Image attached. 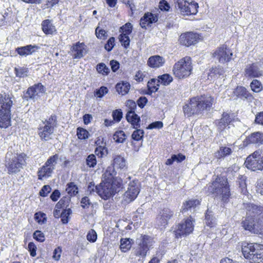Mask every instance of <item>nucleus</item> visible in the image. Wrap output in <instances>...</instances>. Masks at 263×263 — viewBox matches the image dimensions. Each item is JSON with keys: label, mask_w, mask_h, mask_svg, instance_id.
<instances>
[{"label": "nucleus", "mask_w": 263, "mask_h": 263, "mask_svg": "<svg viewBox=\"0 0 263 263\" xmlns=\"http://www.w3.org/2000/svg\"><path fill=\"white\" fill-rule=\"evenodd\" d=\"M194 229L193 219L191 217L186 219L182 223L177 226L175 231L176 237L185 236L192 233Z\"/></svg>", "instance_id": "12"}, {"label": "nucleus", "mask_w": 263, "mask_h": 263, "mask_svg": "<svg viewBox=\"0 0 263 263\" xmlns=\"http://www.w3.org/2000/svg\"><path fill=\"white\" fill-rule=\"evenodd\" d=\"M158 79H152L147 83V87L151 92H155L158 90L159 86Z\"/></svg>", "instance_id": "39"}, {"label": "nucleus", "mask_w": 263, "mask_h": 263, "mask_svg": "<svg viewBox=\"0 0 263 263\" xmlns=\"http://www.w3.org/2000/svg\"><path fill=\"white\" fill-rule=\"evenodd\" d=\"M242 226L246 230H248L251 232L256 234H261L263 233V229H259L258 226L254 223V218L248 216L245 220L242 221Z\"/></svg>", "instance_id": "17"}, {"label": "nucleus", "mask_w": 263, "mask_h": 263, "mask_svg": "<svg viewBox=\"0 0 263 263\" xmlns=\"http://www.w3.org/2000/svg\"><path fill=\"white\" fill-rule=\"evenodd\" d=\"M77 136L80 139H86L88 138L89 133L83 128L78 127L77 128Z\"/></svg>", "instance_id": "52"}, {"label": "nucleus", "mask_w": 263, "mask_h": 263, "mask_svg": "<svg viewBox=\"0 0 263 263\" xmlns=\"http://www.w3.org/2000/svg\"><path fill=\"white\" fill-rule=\"evenodd\" d=\"M199 35L192 32H186L181 34L179 41L181 44L189 47L197 43Z\"/></svg>", "instance_id": "15"}, {"label": "nucleus", "mask_w": 263, "mask_h": 263, "mask_svg": "<svg viewBox=\"0 0 263 263\" xmlns=\"http://www.w3.org/2000/svg\"><path fill=\"white\" fill-rule=\"evenodd\" d=\"M261 154V151H256L248 156L245 162L246 166L253 171L263 170V158Z\"/></svg>", "instance_id": "9"}, {"label": "nucleus", "mask_w": 263, "mask_h": 263, "mask_svg": "<svg viewBox=\"0 0 263 263\" xmlns=\"http://www.w3.org/2000/svg\"><path fill=\"white\" fill-rule=\"evenodd\" d=\"M234 120V116L233 114L223 112L220 120L216 121L218 129L219 132L223 131Z\"/></svg>", "instance_id": "16"}, {"label": "nucleus", "mask_w": 263, "mask_h": 263, "mask_svg": "<svg viewBox=\"0 0 263 263\" xmlns=\"http://www.w3.org/2000/svg\"><path fill=\"white\" fill-rule=\"evenodd\" d=\"M205 220L206 225L211 228L214 227L215 224V219L213 217L212 212L209 210L205 214Z\"/></svg>", "instance_id": "42"}, {"label": "nucleus", "mask_w": 263, "mask_h": 263, "mask_svg": "<svg viewBox=\"0 0 263 263\" xmlns=\"http://www.w3.org/2000/svg\"><path fill=\"white\" fill-rule=\"evenodd\" d=\"M234 95L241 99H247L250 96V93L247 89L242 86H237L233 91Z\"/></svg>", "instance_id": "32"}, {"label": "nucleus", "mask_w": 263, "mask_h": 263, "mask_svg": "<svg viewBox=\"0 0 263 263\" xmlns=\"http://www.w3.org/2000/svg\"><path fill=\"white\" fill-rule=\"evenodd\" d=\"M113 166L114 168L123 169L126 167L125 159L120 155H116L113 160Z\"/></svg>", "instance_id": "35"}, {"label": "nucleus", "mask_w": 263, "mask_h": 263, "mask_svg": "<svg viewBox=\"0 0 263 263\" xmlns=\"http://www.w3.org/2000/svg\"><path fill=\"white\" fill-rule=\"evenodd\" d=\"M262 75V71L260 70L256 64L248 65L245 69V76L248 78L259 77Z\"/></svg>", "instance_id": "21"}, {"label": "nucleus", "mask_w": 263, "mask_h": 263, "mask_svg": "<svg viewBox=\"0 0 263 263\" xmlns=\"http://www.w3.org/2000/svg\"><path fill=\"white\" fill-rule=\"evenodd\" d=\"M174 212L168 208H164L162 210L157 217V222L158 225L165 226L168 220L172 218Z\"/></svg>", "instance_id": "19"}, {"label": "nucleus", "mask_w": 263, "mask_h": 263, "mask_svg": "<svg viewBox=\"0 0 263 263\" xmlns=\"http://www.w3.org/2000/svg\"><path fill=\"white\" fill-rule=\"evenodd\" d=\"M155 242L153 239L147 235H141L139 239H137V246L134 248L131 253V256L144 258L147 252L153 248Z\"/></svg>", "instance_id": "6"}, {"label": "nucleus", "mask_w": 263, "mask_h": 263, "mask_svg": "<svg viewBox=\"0 0 263 263\" xmlns=\"http://www.w3.org/2000/svg\"><path fill=\"white\" fill-rule=\"evenodd\" d=\"M33 237L39 242H43L45 240V235L44 233L39 230H36L33 233Z\"/></svg>", "instance_id": "56"}, {"label": "nucleus", "mask_w": 263, "mask_h": 263, "mask_svg": "<svg viewBox=\"0 0 263 263\" xmlns=\"http://www.w3.org/2000/svg\"><path fill=\"white\" fill-rule=\"evenodd\" d=\"M66 191L70 196H74L78 193V188L73 182L67 184Z\"/></svg>", "instance_id": "44"}, {"label": "nucleus", "mask_w": 263, "mask_h": 263, "mask_svg": "<svg viewBox=\"0 0 263 263\" xmlns=\"http://www.w3.org/2000/svg\"><path fill=\"white\" fill-rule=\"evenodd\" d=\"M115 39L114 37H111L107 41V43L105 45L104 48L108 51H110L114 47Z\"/></svg>", "instance_id": "58"}, {"label": "nucleus", "mask_w": 263, "mask_h": 263, "mask_svg": "<svg viewBox=\"0 0 263 263\" xmlns=\"http://www.w3.org/2000/svg\"><path fill=\"white\" fill-rule=\"evenodd\" d=\"M129 238H121L120 240V249L123 252H126L132 247L131 241Z\"/></svg>", "instance_id": "37"}, {"label": "nucleus", "mask_w": 263, "mask_h": 263, "mask_svg": "<svg viewBox=\"0 0 263 263\" xmlns=\"http://www.w3.org/2000/svg\"><path fill=\"white\" fill-rule=\"evenodd\" d=\"M43 123L46 126H48V127H51L54 130L57 125V117L55 115H52L48 119L43 121Z\"/></svg>", "instance_id": "38"}, {"label": "nucleus", "mask_w": 263, "mask_h": 263, "mask_svg": "<svg viewBox=\"0 0 263 263\" xmlns=\"http://www.w3.org/2000/svg\"><path fill=\"white\" fill-rule=\"evenodd\" d=\"M42 28L43 31L46 34H52L56 31L55 28L49 20H45L42 23Z\"/></svg>", "instance_id": "30"}, {"label": "nucleus", "mask_w": 263, "mask_h": 263, "mask_svg": "<svg viewBox=\"0 0 263 263\" xmlns=\"http://www.w3.org/2000/svg\"><path fill=\"white\" fill-rule=\"evenodd\" d=\"M73 58L81 59L84 56V54L86 53L85 45L83 43L78 42L74 44L71 49Z\"/></svg>", "instance_id": "22"}, {"label": "nucleus", "mask_w": 263, "mask_h": 263, "mask_svg": "<svg viewBox=\"0 0 263 263\" xmlns=\"http://www.w3.org/2000/svg\"><path fill=\"white\" fill-rule=\"evenodd\" d=\"M246 177L242 175L239 176L238 178V184L240 188H241V191L243 192L246 188Z\"/></svg>", "instance_id": "57"}, {"label": "nucleus", "mask_w": 263, "mask_h": 263, "mask_svg": "<svg viewBox=\"0 0 263 263\" xmlns=\"http://www.w3.org/2000/svg\"><path fill=\"white\" fill-rule=\"evenodd\" d=\"M126 106L129 108L126 115L127 121L132 124L135 128L139 127L140 117L135 113L137 104L133 100H128L126 102Z\"/></svg>", "instance_id": "10"}, {"label": "nucleus", "mask_w": 263, "mask_h": 263, "mask_svg": "<svg viewBox=\"0 0 263 263\" xmlns=\"http://www.w3.org/2000/svg\"><path fill=\"white\" fill-rule=\"evenodd\" d=\"M72 211L70 208L64 210L60 214L61 221L63 224H66L69 221V216L71 214Z\"/></svg>", "instance_id": "45"}, {"label": "nucleus", "mask_w": 263, "mask_h": 263, "mask_svg": "<svg viewBox=\"0 0 263 263\" xmlns=\"http://www.w3.org/2000/svg\"><path fill=\"white\" fill-rule=\"evenodd\" d=\"M51 191L50 186L48 185H45L40 191V195L42 197H46Z\"/></svg>", "instance_id": "61"}, {"label": "nucleus", "mask_w": 263, "mask_h": 263, "mask_svg": "<svg viewBox=\"0 0 263 263\" xmlns=\"http://www.w3.org/2000/svg\"><path fill=\"white\" fill-rule=\"evenodd\" d=\"M172 77L169 74H164L158 77V81L161 84L166 86L173 81Z\"/></svg>", "instance_id": "41"}, {"label": "nucleus", "mask_w": 263, "mask_h": 263, "mask_svg": "<svg viewBox=\"0 0 263 263\" xmlns=\"http://www.w3.org/2000/svg\"><path fill=\"white\" fill-rule=\"evenodd\" d=\"M248 216L253 218L256 215H259L263 211V207L259 206L254 204H248L246 207Z\"/></svg>", "instance_id": "26"}, {"label": "nucleus", "mask_w": 263, "mask_h": 263, "mask_svg": "<svg viewBox=\"0 0 263 263\" xmlns=\"http://www.w3.org/2000/svg\"><path fill=\"white\" fill-rule=\"evenodd\" d=\"M133 29V26L130 23H127L120 28L119 32L122 34L129 35Z\"/></svg>", "instance_id": "49"}, {"label": "nucleus", "mask_w": 263, "mask_h": 263, "mask_svg": "<svg viewBox=\"0 0 263 263\" xmlns=\"http://www.w3.org/2000/svg\"><path fill=\"white\" fill-rule=\"evenodd\" d=\"M108 90L105 86H101L99 89H96L95 91V96L98 98H102L105 94L107 93Z\"/></svg>", "instance_id": "54"}, {"label": "nucleus", "mask_w": 263, "mask_h": 263, "mask_svg": "<svg viewBox=\"0 0 263 263\" xmlns=\"http://www.w3.org/2000/svg\"><path fill=\"white\" fill-rule=\"evenodd\" d=\"M97 71L103 75H107L109 73V69L103 63H100L97 65Z\"/></svg>", "instance_id": "48"}, {"label": "nucleus", "mask_w": 263, "mask_h": 263, "mask_svg": "<svg viewBox=\"0 0 263 263\" xmlns=\"http://www.w3.org/2000/svg\"><path fill=\"white\" fill-rule=\"evenodd\" d=\"M200 201L197 199H191L186 201L182 206V213L188 211L194 212L196 206L200 204Z\"/></svg>", "instance_id": "29"}, {"label": "nucleus", "mask_w": 263, "mask_h": 263, "mask_svg": "<svg viewBox=\"0 0 263 263\" xmlns=\"http://www.w3.org/2000/svg\"><path fill=\"white\" fill-rule=\"evenodd\" d=\"M14 71L16 76L20 78H24L27 76L28 73V68L25 67H15Z\"/></svg>", "instance_id": "50"}, {"label": "nucleus", "mask_w": 263, "mask_h": 263, "mask_svg": "<svg viewBox=\"0 0 263 263\" xmlns=\"http://www.w3.org/2000/svg\"><path fill=\"white\" fill-rule=\"evenodd\" d=\"M176 3L180 13L183 15H188L187 12H184V11L188 10L189 2L186 0H176Z\"/></svg>", "instance_id": "36"}, {"label": "nucleus", "mask_w": 263, "mask_h": 263, "mask_svg": "<svg viewBox=\"0 0 263 263\" xmlns=\"http://www.w3.org/2000/svg\"><path fill=\"white\" fill-rule=\"evenodd\" d=\"M28 251L30 252V255L34 257L36 255V247L33 242H29L28 245Z\"/></svg>", "instance_id": "63"}, {"label": "nucleus", "mask_w": 263, "mask_h": 263, "mask_svg": "<svg viewBox=\"0 0 263 263\" xmlns=\"http://www.w3.org/2000/svg\"><path fill=\"white\" fill-rule=\"evenodd\" d=\"M241 247L243 256L250 263H263V245L243 242Z\"/></svg>", "instance_id": "4"}, {"label": "nucleus", "mask_w": 263, "mask_h": 263, "mask_svg": "<svg viewBox=\"0 0 263 263\" xmlns=\"http://www.w3.org/2000/svg\"><path fill=\"white\" fill-rule=\"evenodd\" d=\"M130 88V84L127 82H122L118 83L116 86V89L117 91L122 95H125L127 94Z\"/></svg>", "instance_id": "31"}, {"label": "nucleus", "mask_w": 263, "mask_h": 263, "mask_svg": "<svg viewBox=\"0 0 263 263\" xmlns=\"http://www.w3.org/2000/svg\"><path fill=\"white\" fill-rule=\"evenodd\" d=\"M232 153V150L230 147L221 146L219 149L215 153V157L217 159L224 158L226 156H229Z\"/></svg>", "instance_id": "33"}, {"label": "nucleus", "mask_w": 263, "mask_h": 263, "mask_svg": "<svg viewBox=\"0 0 263 263\" xmlns=\"http://www.w3.org/2000/svg\"><path fill=\"white\" fill-rule=\"evenodd\" d=\"M114 193L113 184L108 182H102L99 185L98 195L104 200L109 199Z\"/></svg>", "instance_id": "14"}, {"label": "nucleus", "mask_w": 263, "mask_h": 263, "mask_svg": "<svg viewBox=\"0 0 263 263\" xmlns=\"http://www.w3.org/2000/svg\"><path fill=\"white\" fill-rule=\"evenodd\" d=\"M96 34L97 37L100 39H105L107 36L106 32L103 29H100L99 27L96 29Z\"/></svg>", "instance_id": "60"}, {"label": "nucleus", "mask_w": 263, "mask_h": 263, "mask_svg": "<svg viewBox=\"0 0 263 263\" xmlns=\"http://www.w3.org/2000/svg\"><path fill=\"white\" fill-rule=\"evenodd\" d=\"M189 9L187 11H184V12H187V14L189 15H194L196 14L198 12V8L199 7L198 4L197 3L195 2H192L189 3L188 5Z\"/></svg>", "instance_id": "43"}, {"label": "nucleus", "mask_w": 263, "mask_h": 263, "mask_svg": "<svg viewBox=\"0 0 263 263\" xmlns=\"http://www.w3.org/2000/svg\"><path fill=\"white\" fill-rule=\"evenodd\" d=\"M59 156L57 154L50 156L37 173L38 179L42 180L51 176L55 168Z\"/></svg>", "instance_id": "8"}, {"label": "nucleus", "mask_w": 263, "mask_h": 263, "mask_svg": "<svg viewBox=\"0 0 263 263\" xmlns=\"http://www.w3.org/2000/svg\"><path fill=\"white\" fill-rule=\"evenodd\" d=\"M116 175L115 168L112 166L107 167L103 175V182H108L113 184L114 179Z\"/></svg>", "instance_id": "25"}, {"label": "nucleus", "mask_w": 263, "mask_h": 263, "mask_svg": "<svg viewBox=\"0 0 263 263\" xmlns=\"http://www.w3.org/2000/svg\"><path fill=\"white\" fill-rule=\"evenodd\" d=\"M248 140L251 143L261 144L263 143V134L260 132L253 133L248 137Z\"/></svg>", "instance_id": "34"}, {"label": "nucleus", "mask_w": 263, "mask_h": 263, "mask_svg": "<svg viewBox=\"0 0 263 263\" xmlns=\"http://www.w3.org/2000/svg\"><path fill=\"white\" fill-rule=\"evenodd\" d=\"M129 35H126V34H121L119 36V40L121 45L126 49H127L130 43V39Z\"/></svg>", "instance_id": "46"}, {"label": "nucleus", "mask_w": 263, "mask_h": 263, "mask_svg": "<svg viewBox=\"0 0 263 263\" xmlns=\"http://www.w3.org/2000/svg\"><path fill=\"white\" fill-rule=\"evenodd\" d=\"M126 135L122 130L116 132L113 135V139L117 143H123L126 139Z\"/></svg>", "instance_id": "40"}, {"label": "nucleus", "mask_w": 263, "mask_h": 263, "mask_svg": "<svg viewBox=\"0 0 263 263\" xmlns=\"http://www.w3.org/2000/svg\"><path fill=\"white\" fill-rule=\"evenodd\" d=\"M157 21L158 16L156 14L147 12L141 18L140 25L142 28L146 29L147 27L151 26V24Z\"/></svg>", "instance_id": "20"}, {"label": "nucleus", "mask_w": 263, "mask_h": 263, "mask_svg": "<svg viewBox=\"0 0 263 263\" xmlns=\"http://www.w3.org/2000/svg\"><path fill=\"white\" fill-rule=\"evenodd\" d=\"M232 55L231 50L224 45L218 48L213 53V57L221 63L230 61Z\"/></svg>", "instance_id": "11"}, {"label": "nucleus", "mask_w": 263, "mask_h": 263, "mask_svg": "<svg viewBox=\"0 0 263 263\" xmlns=\"http://www.w3.org/2000/svg\"><path fill=\"white\" fill-rule=\"evenodd\" d=\"M98 189L99 185L96 186L94 183L90 182L88 186L87 191L90 194L96 193L98 194Z\"/></svg>", "instance_id": "62"}, {"label": "nucleus", "mask_w": 263, "mask_h": 263, "mask_svg": "<svg viewBox=\"0 0 263 263\" xmlns=\"http://www.w3.org/2000/svg\"><path fill=\"white\" fill-rule=\"evenodd\" d=\"M159 8L161 10L167 11L169 10L170 7V5L166 1L162 0L160 1L159 3Z\"/></svg>", "instance_id": "64"}, {"label": "nucleus", "mask_w": 263, "mask_h": 263, "mask_svg": "<svg viewBox=\"0 0 263 263\" xmlns=\"http://www.w3.org/2000/svg\"><path fill=\"white\" fill-rule=\"evenodd\" d=\"M139 193V189L137 181H133L132 182H130L127 191L124 195V201L127 203L132 202L137 197Z\"/></svg>", "instance_id": "13"}, {"label": "nucleus", "mask_w": 263, "mask_h": 263, "mask_svg": "<svg viewBox=\"0 0 263 263\" xmlns=\"http://www.w3.org/2000/svg\"><path fill=\"white\" fill-rule=\"evenodd\" d=\"M13 101L9 95L0 93V127L6 128L10 125L11 107Z\"/></svg>", "instance_id": "5"}, {"label": "nucleus", "mask_w": 263, "mask_h": 263, "mask_svg": "<svg viewBox=\"0 0 263 263\" xmlns=\"http://www.w3.org/2000/svg\"><path fill=\"white\" fill-rule=\"evenodd\" d=\"M54 130L50 128L48 126L44 125L42 127L39 128L38 134L42 140L48 141L52 139Z\"/></svg>", "instance_id": "24"}, {"label": "nucleus", "mask_w": 263, "mask_h": 263, "mask_svg": "<svg viewBox=\"0 0 263 263\" xmlns=\"http://www.w3.org/2000/svg\"><path fill=\"white\" fill-rule=\"evenodd\" d=\"M223 73L224 70L222 68L219 66L212 67L208 73V79L210 81H214L221 76H223Z\"/></svg>", "instance_id": "27"}, {"label": "nucleus", "mask_w": 263, "mask_h": 263, "mask_svg": "<svg viewBox=\"0 0 263 263\" xmlns=\"http://www.w3.org/2000/svg\"><path fill=\"white\" fill-rule=\"evenodd\" d=\"M214 101V98L208 95L192 98L183 106L184 114L190 117L194 114H201L204 110H210Z\"/></svg>", "instance_id": "1"}, {"label": "nucleus", "mask_w": 263, "mask_h": 263, "mask_svg": "<svg viewBox=\"0 0 263 263\" xmlns=\"http://www.w3.org/2000/svg\"><path fill=\"white\" fill-rule=\"evenodd\" d=\"M87 240L90 242H95L97 239V234L96 232L91 229L88 231L86 236Z\"/></svg>", "instance_id": "53"}, {"label": "nucleus", "mask_w": 263, "mask_h": 263, "mask_svg": "<svg viewBox=\"0 0 263 263\" xmlns=\"http://www.w3.org/2000/svg\"><path fill=\"white\" fill-rule=\"evenodd\" d=\"M207 191L221 198L224 202H228L231 195L227 179L222 176H217L214 181L209 184Z\"/></svg>", "instance_id": "3"}, {"label": "nucleus", "mask_w": 263, "mask_h": 263, "mask_svg": "<svg viewBox=\"0 0 263 263\" xmlns=\"http://www.w3.org/2000/svg\"><path fill=\"white\" fill-rule=\"evenodd\" d=\"M164 59L159 55L152 56L147 61L148 65L152 68H159L163 65Z\"/></svg>", "instance_id": "28"}, {"label": "nucleus", "mask_w": 263, "mask_h": 263, "mask_svg": "<svg viewBox=\"0 0 263 263\" xmlns=\"http://www.w3.org/2000/svg\"><path fill=\"white\" fill-rule=\"evenodd\" d=\"M193 70L191 58L185 57L176 63L173 66L174 76L179 79H183L189 77Z\"/></svg>", "instance_id": "7"}, {"label": "nucleus", "mask_w": 263, "mask_h": 263, "mask_svg": "<svg viewBox=\"0 0 263 263\" xmlns=\"http://www.w3.org/2000/svg\"><path fill=\"white\" fill-rule=\"evenodd\" d=\"M144 135V132L142 129H137L132 134V138L136 141H139L142 139Z\"/></svg>", "instance_id": "55"}, {"label": "nucleus", "mask_w": 263, "mask_h": 263, "mask_svg": "<svg viewBox=\"0 0 263 263\" xmlns=\"http://www.w3.org/2000/svg\"><path fill=\"white\" fill-rule=\"evenodd\" d=\"M86 163L88 166L94 167L97 164L96 156L93 154L88 155L86 159Z\"/></svg>", "instance_id": "51"}, {"label": "nucleus", "mask_w": 263, "mask_h": 263, "mask_svg": "<svg viewBox=\"0 0 263 263\" xmlns=\"http://www.w3.org/2000/svg\"><path fill=\"white\" fill-rule=\"evenodd\" d=\"M250 87L251 89L255 92H259L262 89L261 82L256 79H254L252 81L250 84Z\"/></svg>", "instance_id": "47"}, {"label": "nucleus", "mask_w": 263, "mask_h": 263, "mask_svg": "<svg viewBox=\"0 0 263 263\" xmlns=\"http://www.w3.org/2000/svg\"><path fill=\"white\" fill-rule=\"evenodd\" d=\"M39 49L36 45H28L25 46L20 47L16 48V52L22 57H26L32 54Z\"/></svg>", "instance_id": "23"}, {"label": "nucleus", "mask_w": 263, "mask_h": 263, "mask_svg": "<svg viewBox=\"0 0 263 263\" xmlns=\"http://www.w3.org/2000/svg\"><path fill=\"white\" fill-rule=\"evenodd\" d=\"M27 155L24 153H14L9 151L6 155L5 166L9 175L20 172L26 164Z\"/></svg>", "instance_id": "2"}, {"label": "nucleus", "mask_w": 263, "mask_h": 263, "mask_svg": "<svg viewBox=\"0 0 263 263\" xmlns=\"http://www.w3.org/2000/svg\"><path fill=\"white\" fill-rule=\"evenodd\" d=\"M45 91L44 87L41 83L34 84L28 88L25 97L27 100L34 99L40 93L45 92Z\"/></svg>", "instance_id": "18"}, {"label": "nucleus", "mask_w": 263, "mask_h": 263, "mask_svg": "<svg viewBox=\"0 0 263 263\" xmlns=\"http://www.w3.org/2000/svg\"><path fill=\"white\" fill-rule=\"evenodd\" d=\"M112 116L114 120L119 122L122 118L123 114L120 109H116L112 112Z\"/></svg>", "instance_id": "59"}]
</instances>
